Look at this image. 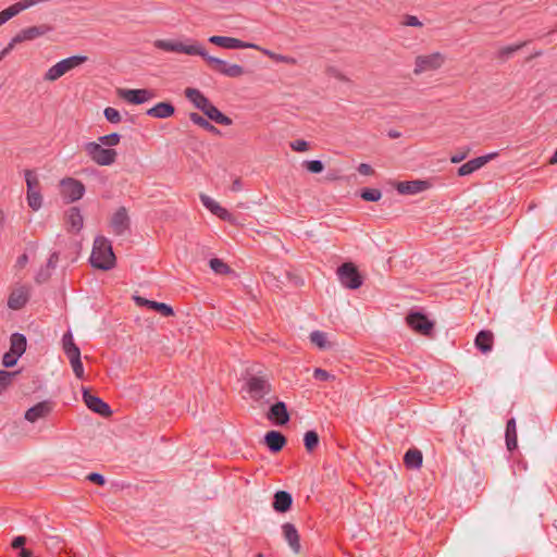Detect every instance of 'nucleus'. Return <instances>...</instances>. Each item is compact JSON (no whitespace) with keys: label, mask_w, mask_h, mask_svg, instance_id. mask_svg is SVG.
I'll use <instances>...</instances> for the list:
<instances>
[{"label":"nucleus","mask_w":557,"mask_h":557,"mask_svg":"<svg viewBox=\"0 0 557 557\" xmlns=\"http://www.w3.org/2000/svg\"><path fill=\"white\" fill-rule=\"evenodd\" d=\"M154 46L158 49L168 52L185 53L188 55H199L203 59V61L206 62L210 70L227 77L236 78L240 77L245 73L243 66L238 64H230L222 59L209 55L206 49L196 41L187 45L181 41L161 39L157 40L154 42Z\"/></svg>","instance_id":"nucleus-1"},{"label":"nucleus","mask_w":557,"mask_h":557,"mask_svg":"<svg viewBox=\"0 0 557 557\" xmlns=\"http://www.w3.org/2000/svg\"><path fill=\"white\" fill-rule=\"evenodd\" d=\"M115 260L116 258L113 252L111 242L103 236L96 237L90 256L91 265L94 268L108 271L114 268Z\"/></svg>","instance_id":"nucleus-2"},{"label":"nucleus","mask_w":557,"mask_h":557,"mask_svg":"<svg viewBox=\"0 0 557 557\" xmlns=\"http://www.w3.org/2000/svg\"><path fill=\"white\" fill-rule=\"evenodd\" d=\"M87 61L85 55H72L63 59L57 64L52 65L44 75V79L48 82H54L61 76L70 72L71 70L82 65Z\"/></svg>","instance_id":"nucleus-3"},{"label":"nucleus","mask_w":557,"mask_h":557,"mask_svg":"<svg viewBox=\"0 0 557 557\" xmlns=\"http://www.w3.org/2000/svg\"><path fill=\"white\" fill-rule=\"evenodd\" d=\"M84 150L95 163L103 166L113 164L117 156L114 149L103 148L100 143L96 141L85 144Z\"/></svg>","instance_id":"nucleus-4"},{"label":"nucleus","mask_w":557,"mask_h":557,"mask_svg":"<svg viewBox=\"0 0 557 557\" xmlns=\"http://www.w3.org/2000/svg\"><path fill=\"white\" fill-rule=\"evenodd\" d=\"M446 58L441 52L418 55L414 60L413 74L420 75L425 72L436 71L443 66Z\"/></svg>","instance_id":"nucleus-5"},{"label":"nucleus","mask_w":557,"mask_h":557,"mask_svg":"<svg viewBox=\"0 0 557 557\" xmlns=\"http://www.w3.org/2000/svg\"><path fill=\"white\" fill-rule=\"evenodd\" d=\"M337 276L343 286L357 289L362 285V277L352 262H345L337 269Z\"/></svg>","instance_id":"nucleus-6"},{"label":"nucleus","mask_w":557,"mask_h":557,"mask_svg":"<svg viewBox=\"0 0 557 557\" xmlns=\"http://www.w3.org/2000/svg\"><path fill=\"white\" fill-rule=\"evenodd\" d=\"M246 386L253 400H260L272 391L271 383L267 375H250Z\"/></svg>","instance_id":"nucleus-7"},{"label":"nucleus","mask_w":557,"mask_h":557,"mask_svg":"<svg viewBox=\"0 0 557 557\" xmlns=\"http://www.w3.org/2000/svg\"><path fill=\"white\" fill-rule=\"evenodd\" d=\"M61 195L67 202L79 200L85 194L84 184L75 178L65 177L60 182Z\"/></svg>","instance_id":"nucleus-8"},{"label":"nucleus","mask_w":557,"mask_h":557,"mask_svg":"<svg viewBox=\"0 0 557 557\" xmlns=\"http://www.w3.org/2000/svg\"><path fill=\"white\" fill-rule=\"evenodd\" d=\"M52 30V27L47 24H41L37 26H30L18 32L8 44L9 49L13 50L15 45L21 44L23 41L34 40L40 36H44Z\"/></svg>","instance_id":"nucleus-9"},{"label":"nucleus","mask_w":557,"mask_h":557,"mask_svg":"<svg viewBox=\"0 0 557 557\" xmlns=\"http://www.w3.org/2000/svg\"><path fill=\"white\" fill-rule=\"evenodd\" d=\"M406 321L413 331L422 335H430L434 329V323L421 312L409 313Z\"/></svg>","instance_id":"nucleus-10"},{"label":"nucleus","mask_w":557,"mask_h":557,"mask_svg":"<svg viewBox=\"0 0 557 557\" xmlns=\"http://www.w3.org/2000/svg\"><path fill=\"white\" fill-rule=\"evenodd\" d=\"M83 399L88 409L101 417L108 418L112 414L110 406L98 396L92 395L89 391H83Z\"/></svg>","instance_id":"nucleus-11"},{"label":"nucleus","mask_w":557,"mask_h":557,"mask_svg":"<svg viewBox=\"0 0 557 557\" xmlns=\"http://www.w3.org/2000/svg\"><path fill=\"white\" fill-rule=\"evenodd\" d=\"M209 42L224 49H260V47L255 44H249L240 39L226 36H211L209 37Z\"/></svg>","instance_id":"nucleus-12"},{"label":"nucleus","mask_w":557,"mask_h":557,"mask_svg":"<svg viewBox=\"0 0 557 557\" xmlns=\"http://www.w3.org/2000/svg\"><path fill=\"white\" fill-rule=\"evenodd\" d=\"M110 226L115 235H123L129 230L131 220L125 207H120L111 218Z\"/></svg>","instance_id":"nucleus-13"},{"label":"nucleus","mask_w":557,"mask_h":557,"mask_svg":"<svg viewBox=\"0 0 557 557\" xmlns=\"http://www.w3.org/2000/svg\"><path fill=\"white\" fill-rule=\"evenodd\" d=\"M117 94L122 99L133 104H141L154 96L149 89H119Z\"/></svg>","instance_id":"nucleus-14"},{"label":"nucleus","mask_w":557,"mask_h":557,"mask_svg":"<svg viewBox=\"0 0 557 557\" xmlns=\"http://www.w3.org/2000/svg\"><path fill=\"white\" fill-rule=\"evenodd\" d=\"M432 184L424 180L404 181L396 185V189L401 195H416L431 188Z\"/></svg>","instance_id":"nucleus-15"},{"label":"nucleus","mask_w":557,"mask_h":557,"mask_svg":"<svg viewBox=\"0 0 557 557\" xmlns=\"http://www.w3.org/2000/svg\"><path fill=\"white\" fill-rule=\"evenodd\" d=\"M53 410L52 403L49 400H42L35 406L30 407L25 412V419L32 423L38 421L39 419L48 417Z\"/></svg>","instance_id":"nucleus-16"},{"label":"nucleus","mask_w":557,"mask_h":557,"mask_svg":"<svg viewBox=\"0 0 557 557\" xmlns=\"http://www.w3.org/2000/svg\"><path fill=\"white\" fill-rule=\"evenodd\" d=\"M496 156H497V152H492L486 156H481V157L474 158V159L463 163L458 169V175L466 176V175L472 174L473 172H475L476 170H479L483 165H485L488 161L494 159Z\"/></svg>","instance_id":"nucleus-17"},{"label":"nucleus","mask_w":557,"mask_h":557,"mask_svg":"<svg viewBox=\"0 0 557 557\" xmlns=\"http://www.w3.org/2000/svg\"><path fill=\"white\" fill-rule=\"evenodd\" d=\"M29 299L28 288L20 286L11 292L8 298V307L12 310L22 309Z\"/></svg>","instance_id":"nucleus-18"},{"label":"nucleus","mask_w":557,"mask_h":557,"mask_svg":"<svg viewBox=\"0 0 557 557\" xmlns=\"http://www.w3.org/2000/svg\"><path fill=\"white\" fill-rule=\"evenodd\" d=\"M268 419L278 425H284L289 421V413L285 403L277 401L272 405L268 412Z\"/></svg>","instance_id":"nucleus-19"},{"label":"nucleus","mask_w":557,"mask_h":557,"mask_svg":"<svg viewBox=\"0 0 557 557\" xmlns=\"http://www.w3.org/2000/svg\"><path fill=\"white\" fill-rule=\"evenodd\" d=\"M264 443L271 453L276 454L283 449L287 440L285 435L278 431H269L264 435Z\"/></svg>","instance_id":"nucleus-20"},{"label":"nucleus","mask_w":557,"mask_h":557,"mask_svg":"<svg viewBox=\"0 0 557 557\" xmlns=\"http://www.w3.org/2000/svg\"><path fill=\"white\" fill-rule=\"evenodd\" d=\"M283 534L294 553L300 552V539L297 529L293 523L286 522L282 525Z\"/></svg>","instance_id":"nucleus-21"},{"label":"nucleus","mask_w":557,"mask_h":557,"mask_svg":"<svg viewBox=\"0 0 557 557\" xmlns=\"http://www.w3.org/2000/svg\"><path fill=\"white\" fill-rule=\"evenodd\" d=\"M293 504V497L288 492L277 491L273 498V509L277 512L284 513L288 511Z\"/></svg>","instance_id":"nucleus-22"},{"label":"nucleus","mask_w":557,"mask_h":557,"mask_svg":"<svg viewBox=\"0 0 557 557\" xmlns=\"http://www.w3.org/2000/svg\"><path fill=\"white\" fill-rule=\"evenodd\" d=\"M201 201L207 209H209L213 214H215L221 220L232 221V213H230L225 208L221 207L209 196H201Z\"/></svg>","instance_id":"nucleus-23"},{"label":"nucleus","mask_w":557,"mask_h":557,"mask_svg":"<svg viewBox=\"0 0 557 557\" xmlns=\"http://www.w3.org/2000/svg\"><path fill=\"white\" fill-rule=\"evenodd\" d=\"M66 225L70 232L77 233L83 227V215L77 207H72L66 212Z\"/></svg>","instance_id":"nucleus-24"},{"label":"nucleus","mask_w":557,"mask_h":557,"mask_svg":"<svg viewBox=\"0 0 557 557\" xmlns=\"http://www.w3.org/2000/svg\"><path fill=\"white\" fill-rule=\"evenodd\" d=\"M175 108L171 102H159L147 110V115L157 119H166L174 114Z\"/></svg>","instance_id":"nucleus-25"},{"label":"nucleus","mask_w":557,"mask_h":557,"mask_svg":"<svg viewBox=\"0 0 557 557\" xmlns=\"http://www.w3.org/2000/svg\"><path fill=\"white\" fill-rule=\"evenodd\" d=\"M493 342V333L486 330L480 331L474 339L475 347L483 354H486L492 350Z\"/></svg>","instance_id":"nucleus-26"},{"label":"nucleus","mask_w":557,"mask_h":557,"mask_svg":"<svg viewBox=\"0 0 557 557\" xmlns=\"http://www.w3.org/2000/svg\"><path fill=\"white\" fill-rule=\"evenodd\" d=\"M422 453L417 448H411L404 456V465L407 469H420L422 467Z\"/></svg>","instance_id":"nucleus-27"},{"label":"nucleus","mask_w":557,"mask_h":557,"mask_svg":"<svg viewBox=\"0 0 557 557\" xmlns=\"http://www.w3.org/2000/svg\"><path fill=\"white\" fill-rule=\"evenodd\" d=\"M506 446L507 449L512 451L517 448L518 442H517V428H516V420L513 418L509 419L506 424Z\"/></svg>","instance_id":"nucleus-28"},{"label":"nucleus","mask_w":557,"mask_h":557,"mask_svg":"<svg viewBox=\"0 0 557 557\" xmlns=\"http://www.w3.org/2000/svg\"><path fill=\"white\" fill-rule=\"evenodd\" d=\"M189 120L194 124L198 125L199 127L203 128L205 131H207L213 135H216V136L221 135V131L219 128H216L207 119H205L203 116H201L200 114H198L196 112H193L189 114Z\"/></svg>","instance_id":"nucleus-29"},{"label":"nucleus","mask_w":557,"mask_h":557,"mask_svg":"<svg viewBox=\"0 0 557 557\" xmlns=\"http://www.w3.org/2000/svg\"><path fill=\"white\" fill-rule=\"evenodd\" d=\"M10 350L21 357L26 350L27 341L23 334L14 333L10 337Z\"/></svg>","instance_id":"nucleus-30"},{"label":"nucleus","mask_w":557,"mask_h":557,"mask_svg":"<svg viewBox=\"0 0 557 557\" xmlns=\"http://www.w3.org/2000/svg\"><path fill=\"white\" fill-rule=\"evenodd\" d=\"M259 50H261V52L264 55L269 57L274 62L285 63V64H288V65H296L297 64V60L294 57L285 55V54H278V53H275L273 51H270V50H267V49H261V48Z\"/></svg>","instance_id":"nucleus-31"},{"label":"nucleus","mask_w":557,"mask_h":557,"mask_svg":"<svg viewBox=\"0 0 557 557\" xmlns=\"http://www.w3.org/2000/svg\"><path fill=\"white\" fill-rule=\"evenodd\" d=\"M207 117L220 125L228 126L233 123L232 119L222 113L216 107H214V109H210Z\"/></svg>","instance_id":"nucleus-32"},{"label":"nucleus","mask_w":557,"mask_h":557,"mask_svg":"<svg viewBox=\"0 0 557 557\" xmlns=\"http://www.w3.org/2000/svg\"><path fill=\"white\" fill-rule=\"evenodd\" d=\"M185 96L186 98L193 102V104L198 109L199 106L205 101L207 98L200 90L196 88H186L185 89Z\"/></svg>","instance_id":"nucleus-33"},{"label":"nucleus","mask_w":557,"mask_h":557,"mask_svg":"<svg viewBox=\"0 0 557 557\" xmlns=\"http://www.w3.org/2000/svg\"><path fill=\"white\" fill-rule=\"evenodd\" d=\"M319 435L315 431H307L304 436V444L308 453H312L319 445Z\"/></svg>","instance_id":"nucleus-34"},{"label":"nucleus","mask_w":557,"mask_h":557,"mask_svg":"<svg viewBox=\"0 0 557 557\" xmlns=\"http://www.w3.org/2000/svg\"><path fill=\"white\" fill-rule=\"evenodd\" d=\"M26 199L28 207L32 208L34 211H37L41 208L42 196L40 190L27 191Z\"/></svg>","instance_id":"nucleus-35"},{"label":"nucleus","mask_w":557,"mask_h":557,"mask_svg":"<svg viewBox=\"0 0 557 557\" xmlns=\"http://www.w3.org/2000/svg\"><path fill=\"white\" fill-rule=\"evenodd\" d=\"M525 45V42H521V44H518V45H512V46H506V47H503L502 49H499L497 51V58L502 61H506L508 60L515 52H517L518 50H520L523 46Z\"/></svg>","instance_id":"nucleus-36"},{"label":"nucleus","mask_w":557,"mask_h":557,"mask_svg":"<svg viewBox=\"0 0 557 557\" xmlns=\"http://www.w3.org/2000/svg\"><path fill=\"white\" fill-rule=\"evenodd\" d=\"M24 175L27 185V191L40 190V183L34 171L25 170Z\"/></svg>","instance_id":"nucleus-37"},{"label":"nucleus","mask_w":557,"mask_h":557,"mask_svg":"<svg viewBox=\"0 0 557 557\" xmlns=\"http://www.w3.org/2000/svg\"><path fill=\"white\" fill-rule=\"evenodd\" d=\"M310 341L312 344L318 346L320 349H325L330 347L329 342L326 341L325 333L321 331H313L310 334Z\"/></svg>","instance_id":"nucleus-38"},{"label":"nucleus","mask_w":557,"mask_h":557,"mask_svg":"<svg viewBox=\"0 0 557 557\" xmlns=\"http://www.w3.org/2000/svg\"><path fill=\"white\" fill-rule=\"evenodd\" d=\"M209 263L216 274H228L231 272V268L221 259L212 258Z\"/></svg>","instance_id":"nucleus-39"},{"label":"nucleus","mask_w":557,"mask_h":557,"mask_svg":"<svg viewBox=\"0 0 557 557\" xmlns=\"http://www.w3.org/2000/svg\"><path fill=\"white\" fill-rule=\"evenodd\" d=\"M149 309H152V310L159 312L163 317L174 315L173 308L164 302H158V301L152 300Z\"/></svg>","instance_id":"nucleus-40"},{"label":"nucleus","mask_w":557,"mask_h":557,"mask_svg":"<svg viewBox=\"0 0 557 557\" xmlns=\"http://www.w3.org/2000/svg\"><path fill=\"white\" fill-rule=\"evenodd\" d=\"M382 197V193L376 188H364L361 190V198L366 201H379Z\"/></svg>","instance_id":"nucleus-41"},{"label":"nucleus","mask_w":557,"mask_h":557,"mask_svg":"<svg viewBox=\"0 0 557 557\" xmlns=\"http://www.w3.org/2000/svg\"><path fill=\"white\" fill-rule=\"evenodd\" d=\"M16 372H9L5 370H0V394L4 392L8 386L12 383V380Z\"/></svg>","instance_id":"nucleus-42"},{"label":"nucleus","mask_w":557,"mask_h":557,"mask_svg":"<svg viewBox=\"0 0 557 557\" xmlns=\"http://www.w3.org/2000/svg\"><path fill=\"white\" fill-rule=\"evenodd\" d=\"M121 136L117 133H111L109 135L100 136L99 143L104 146L113 147L120 143Z\"/></svg>","instance_id":"nucleus-43"},{"label":"nucleus","mask_w":557,"mask_h":557,"mask_svg":"<svg viewBox=\"0 0 557 557\" xmlns=\"http://www.w3.org/2000/svg\"><path fill=\"white\" fill-rule=\"evenodd\" d=\"M103 114H104V117L110 122V123H113V124H117L122 121V116L120 114V112L112 108V107H108L104 109L103 111Z\"/></svg>","instance_id":"nucleus-44"},{"label":"nucleus","mask_w":557,"mask_h":557,"mask_svg":"<svg viewBox=\"0 0 557 557\" xmlns=\"http://www.w3.org/2000/svg\"><path fill=\"white\" fill-rule=\"evenodd\" d=\"M302 166L311 173H321L324 170V164L320 160L304 161Z\"/></svg>","instance_id":"nucleus-45"},{"label":"nucleus","mask_w":557,"mask_h":557,"mask_svg":"<svg viewBox=\"0 0 557 557\" xmlns=\"http://www.w3.org/2000/svg\"><path fill=\"white\" fill-rule=\"evenodd\" d=\"M18 357L20 356L15 355L13 351L10 350L3 355L2 364L5 368L14 367L17 362Z\"/></svg>","instance_id":"nucleus-46"},{"label":"nucleus","mask_w":557,"mask_h":557,"mask_svg":"<svg viewBox=\"0 0 557 557\" xmlns=\"http://www.w3.org/2000/svg\"><path fill=\"white\" fill-rule=\"evenodd\" d=\"M73 372L76 375L77 379L84 377V367L82 363L81 358L70 361Z\"/></svg>","instance_id":"nucleus-47"},{"label":"nucleus","mask_w":557,"mask_h":557,"mask_svg":"<svg viewBox=\"0 0 557 557\" xmlns=\"http://www.w3.org/2000/svg\"><path fill=\"white\" fill-rule=\"evenodd\" d=\"M64 352L70 361L81 358V350L77 345H72L71 348L64 349Z\"/></svg>","instance_id":"nucleus-48"},{"label":"nucleus","mask_w":557,"mask_h":557,"mask_svg":"<svg viewBox=\"0 0 557 557\" xmlns=\"http://www.w3.org/2000/svg\"><path fill=\"white\" fill-rule=\"evenodd\" d=\"M290 148L294 151L304 152L309 149V144L306 140L298 139V140L290 143Z\"/></svg>","instance_id":"nucleus-49"},{"label":"nucleus","mask_w":557,"mask_h":557,"mask_svg":"<svg viewBox=\"0 0 557 557\" xmlns=\"http://www.w3.org/2000/svg\"><path fill=\"white\" fill-rule=\"evenodd\" d=\"M313 377L318 381H327L333 376L326 370L317 368L313 371Z\"/></svg>","instance_id":"nucleus-50"},{"label":"nucleus","mask_w":557,"mask_h":557,"mask_svg":"<svg viewBox=\"0 0 557 557\" xmlns=\"http://www.w3.org/2000/svg\"><path fill=\"white\" fill-rule=\"evenodd\" d=\"M87 480L92 482V483H95V484H97V485H100V486L104 485V483H106L104 476L102 474H100V473H97V472L89 473L87 475Z\"/></svg>","instance_id":"nucleus-51"},{"label":"nucleus","mask_w":557,"mask_h":557,"mask_svg":"<svg viewBox=\"0 0 557 557\" xmlns=\"http://www.w3.org/2000/svg\"><path fill=\"white\" fill-rule=\"evenodd\" d=\"M326 72L330 76L335 77L338 81L348 82V78L336 67H329Z\"/></svg>","instance_id":"nucleus-52"},{"label":"nucleus","mask_w":557,"mask_h":557,"mask_svg":"<svg viewBox=\"0 0 557 557\" xmlns=\"http://www.w3.org/2000/svg\"><path fill=\"white\" fill-rule=\"evenodd\" d=\"M404 25H406V26H413V27H421L422 23L414 15H406L405 20H404Z\"/></svg>","instance_id":"nucleus-53"},{"label":"nucleus","mask_w":557,"mask_h":557,"mask_svg":"<svg viewBox=\"0 0 557 557\" xmlns=\"http://www.w3.org/2000/svg\"><path fill=\"white\" fill-rule=\"evenodd\" d=\"M357 170L361 175L368 176L374 174L373 168L368 163H360Z\"/></svg>","instance_id":"nucleus-54"},{"label":"nucleus","mask_w":557,"mask_h":557,"mask_svg":"<svg viewBox=\"0 0 557 557\" xmlns=\"http://www.w3.org/2000/svg\"><path fill=\"white\" fill-rule=\"evenodd\" d=\"M62 343H63V350L66 348H71L72 345H76L74 343L73 335L70 331L63 335Z\"/></svg>","instance_id":"nucleus-55"},{"label":"nucleus","mask_w":557,"mask_h":557,"mask_svg":"<svg viewBox=\"0 0 557 557\" xmlns=\"http://www.w3.org/2000/svg\"><path fill=\"white\" fill-rule=\"evenodd\" d=\"M214 107L215 106L208 98H206L198 109L201 110L206 116H208L210 109H214Z\"/></svg>","instance_id":"nucleus-56"},{"label":"nucleus","mask_w":557,"mask_h":557,"mask_svg":"<svg viewBox=\"0 0 557 557\" xmlns=\"http://www.w3.org/2000/svg\"><path fill=\"white\" fill-rule=\"evenodd\" d=\"M214 107L215 106L208 98H206L198 109L201 110L206 116H208L210 109H214Z\"/></svg>","instance_id":"nucleus-57"},{"label":"nucleus","mask_w":557,"mask_h":557,"mask_svg":"<svg viewBox=\"0 0 557 557\" xmlns=\"http://www.w3.org/2000/svg\"><path fill=\"white\" fill-rule=\"evenodd\" d=\"M214 107L215 106L208 98H206L198 109L201 110L206 116H208L210 109H214Z\"/></svg>","instance_id":"nucleus-58"},{"label":"nucleus","mask_w":557,"mask_h":557,"mask_svg":"<svg viewBox=\"0 0 557 557\" xmlns=\"http://www.w3.org/2000/svg\"><path fill=\"white\" fill-rule=\"evenodd\" d=\"M26 543V537L25 536H16L13 542H12V547L17 549V548H23L24 545Z\"/></svg>","instance_id":"nucleus-59"},{"label":"nucleus","mask_w":557,"mask_h":557,"mask_svg":"<svg viewBox=\"0 0 557 557\" xmlns=\"http://www.w3.org/2000/svg\"><path fill=\"white\" fill-rule=\"evenodd\" d=\"M58 261H59V253L52 252L47 261V267L54 269L57 267Z\"/></svg>","instance_id":"nucleus-60"},{"label":"nucleus","mask_w":557,"mask_h":557,"mask_svg":"<svg viewBox=\"0 0 557 557\" xmlns=\"http://www.w3.org/2000/svg\"><path fill=\"white\" fill-rule=\"evenodd\" d=\"M134 300L135 302L140 306V307H147L149 308L152 300H149V299H146L144 297H140V296H134Z\"/></svg>","instance_id":"nucleus-61"},{"label":"nucleus","mask_w":557,"mask_h":557,"mask_svg":"<svg viewBox=\"0 0 557 557\" xmlns=\"http://www.w3.org/2000/svg\"><path fill=\"white\" fill-rule=\"evenodd\" d=\"M467 154H468L467 151L466 152H461V153L453 154L450 157V162L451 163H459V162L463 161L467 158Z\"/></svg>","instance_id":"nucleus-62"},{"label":"nucleus","mask_w":557,"mask_h":557,"mask_svg":"<svg viewBox=\"0 0 557 557\" xmlns=\"http://www.w3.org/2000/svg\"><path fill=\"white\" fill-rule=\"evenodd\" d=\"M28 262V256L26 253L21 255L16 260V265L18 268H24Z\"/></svg>","instance_id":"nucleus-63"},{"label":"nucleus","mask_w":557,"mask_h":557,"mask_svg":"<svg viewBox=\"0 0 557 557\" xmlns=\"http://www.w3.org/2000/svg\"><path fill=\"white\" fill-rule=\"evenodd\" d=\"M20 557H32L33 556V552L30 549H27V548H21V552L18 553Z\"/></svg>","instance_id":"nucleus-64"}]
</instances>
